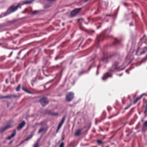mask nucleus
<instances>
[{"mask_svg": "<svg viewBox=\"0 0 147 147\" xmlns=\"http://www.w3.org/2000/svg\"><path fill=\"white\" fill-rule=\"evenodd\" d=\"M32 3V1H25L22 3H18L17 4H14L11 5L8 8L6 11L5 13H1L0 15V18L6 16L10 14L15 12L18 9L21 8V6L27 4H30Z\"/></svg>", "mask_w": 147, "mask_h": 147, "instance_id": "obj_1", "label": "nucleus"}, {"mask_svg": "<svg viewBox=\"0 0 147 147\" xmlns=\"http://www.w3.org/2000/svg\"><path fill=\"white\" fill-rule=\"evenodd\" d=\"M108 30H109L108 33L110 32L111 31V27L109 29L107 28L106 30H105L103 34H100L99 36L97 37V38L98 41L103 40L105 36L109 37H113L112 35H107L108 32L107 31Z\"/></svg>", "mask_w": 147, "mask_h": 147, "instance_id": "obj_2", "label": "nucleus"}, {"mask_svg": "<svg viewBox=\"0 0 147 147\" xmlns=\"http://www.w3.org/2000/svg\"><path fill=\"white\" fill-rule=\"evenodd\" d=\"M119 64L118 62L116 61H114L112 64L111 67L109 68V71L111 72H113L123 70L124 68L120 69L119 67H118Z\"/></svg>", "mask_w": 147, "mask_h": 147, "instance_id": "obj_3", "label": "nucleus"}, {"mask_svg": "<svg viewBox=\"0 0 147 147\" xmlns=\"http://www.w3.org/2000/svg\"><path fill=\"white\" fill-rule=\"evenodd\" d=\"M74 97V93L72 92H69L67 93L65 96V100L68 102L71 101Z\"/></svg>", "mask_w": 147, "mask_h": 147, "instance_id": "obj_4", "label": "nucleus"}, {"mask_svg": "<svg viewBox=\"0 0 147 147\" xmlns=\"http://www.w3.org/2000/svg\"><path fill=\"white\" fill-rule=\"evenodd\" d=\"M39 102L43 107L46 106L49 103V101L48 98L45 97H43L40 98L39 100Z\"/></svg>", "mask_w": 147, "mask_h": 147, "instance_id": "obj_5", "label": "nucleus"}, {"mask_svg": "<svg viewBox=\"0 0 147 147\" xmlns=\"http://www.w3.org/2000/svg\"><path fill=\"white\" fill-rule=\"evenodd\" d=\"M82 9V8H76L71 11L70 15L71 17H73L78 14Z\"/></svg>", "mask_w": 147, "mask_h": 147, "instance_id": "obj_6", "label": "nucleus"}, {"mask_svg": "<svg viewBox=\"0 0 147 147\" xmlns=\"http://www.w3.org/2000/svg\"><path fill=\"white\" fill-rule=\"evenodd\" d=\"M12 125L11 123H8L4 127H2L0 128V133H2L7 129L11 127Z\"/></svg>", "mask_w": 147, "mask_h": 147, "instance_id": "obj_7", "label": "nucleus"}, {"mask_svg": "<svg viewBox=\"0 0 147 147\" xmlns=\"http://www.w3.org/2000/svg\"><path fill=\"white\" fill-rule=\"evenodd\" d=\"M65 118H66V116L65 115L63 117V118H62V119H61L60 122L59 123V125H58V126L57 130H56V131L57 132L58 131L61 127L62 125L63 124L64 122L65 121Z\"/></svg>", "mask_w": 147, "mask_h": 147, "instance_id": "obj_8", "label": "nucleus"}, {"mask_svg": "<svg viewBox=\"0 0 147 147\" xmlns=\"http://www.w3.org/2000/svg\"><path fill=\"white\" fill-rule=\"evenodd\" d=\"M112 76V75H111L109 74V72H107L104 75L102 78V79L103 80H105L108 78L111 77Z\"/></svg>", "mask_w": 147, "mask_h": 147, "instance_id": "obj_9", "label": "nucleus"}, {"mask_svg": "<svg viewBox=\"0 0 147 147\" xmlns=\"http://www.w3.org/2000/svg\"><path fill=\"white\" fill-rule=\"evenodd\" d=\"M26 123L24 121H23L22 122L20 123L19 125L17 127V129L19 130L20 129H21L25 125Z\"/></svg>", "mask_w": 147, "mask_h": 147, "instance_id": "obj_10", "label": "nucleus"}, {"mask_svg": "<svg viewBox=\"0 0 147 147\" xmlns=\"http://www.w3.org/2000/svg\"><path fill=\"white\" fill-rule=\"evenodd\" d=\"M16 134V131L15 129L14 130L11 134L6 138V139L10 140L12 138L14 137Z\"/></svg>", "mask_w": 147, "mask_h": 147, "instance_id": "obj_11", "label": "nucleus"}, {"mask_svg": "<svg viewBox=\"0 0 147 147\" xmlns=\"http://www.w3.org/2000/svg\"><path fill=\"white\" fill-rule=\"evenodd\" d=\"M114 39V41L113 43L114 45L119 44L122 41V39H118L116 38H115Z\"/></svg>", "mask_w": 147, "mask_h": 147, "instance_id": "obj_12", "label": "nucleus"}, {"mask_svg": "<svg viewBox=\"0 0 147 147\" xmlns=\"http://www.w3.org/2000/svg\"><path fill=\"white\" fill-rule=\"evenodd\" d=\"M22 89L23 90H24V91H25L27 93L32 94H34V93L32 92H31L30 91L28 90L27 89H26L24 86H23L22 87Z\"/></svg>", "mask_w": 147, "mask_h": 147, "instance_id": "obj_13", "label": "nucleus"}, {"mask_svg": "<svg viewBox=\"0 0 147 147\" xmlns=\"http://www.w3.org/2000/svg\"><path fill=\"white\" fill-rule=\"evenodd\" d=\"M143 107L145 108V111L144 112V113H145L147 110V100H146L144 102Z\"/></svg>", "mask_w": 147, "mask_h": 147, "instance_id": "obj_14", "label": "nucleus"}, {"mask_svg": "<svg viewBox=\"0 0 147 147\" xmlns=\"http://www.w3.org/2000/svg\"><path fill=\"white\" fill-rule=\"evenodd\" d=\"M12 98L11 94H10L5 96H0V99L1 98Z\"/></svg>", "mask_w": 147, "mask_h": 147, "instance_id": "obj_15", "label": "nucleus"}, {"mask_svg": "<svg viewBox=\"0 0 147 147\" xmlns=\"http://www.w3.org/2000/svg\"><path fill=\"white\" fill-rule=\"evenodd\" d=\"M82 130V129H78L77 131L75 133V135L76 136H79L81 134Z\"/></svg>", "mask_w": 147, "mask_h": 147, "instance_id": "obj_16", "label": "nucleus"}, {"mask_svg": "<svg viewBox=\"0 0 147 147\" xmlns=\"http://www.w3.org/2000/svg\"><path fill=\"white\" fill-rule=\"evenodd\" d=\"M44 52L46 53L49 54H52L53 53L52 50L47 49H45L44 50Z\"/></svg>", "mask_w": 147, "mask_h": 147, "instance_id": "obj_17", "label": "nucleus"}, {"mask_svg": "<svg viewBox=\"0 0 147 147\" xmlns=\"http://www.w3.org/2000/svg\"><path fill=\"white\" fill-rule=\"evenodd\" d=\"M47 130V129L46 128H41L39 129L38 133L40 134L42 132L46 131Z\"/></svg>", "mask_w": 147, "mask_h": 147, "instance_id": "obj_18", "label": "nucleus"}, {"mask_svg": "<svg viewBox=\"0 0 147 147\" xmlns=\"http://www.w3.org/2000/svg\"><path fill=\"white\" fill-rule=\"evenodd\" d=\"M97 144L99 145L102 144L104 143V142H103L102 140H97Z\"/></svg>", "mask_w": 147, "mask_h": 147, "instance_id": "obj_19", "label": "nucleus"}, {"mask_svg": "<svg viewBox=\"0 0 147 147\" xmlns=\"http://www.w3.org/2000/svg\"><path fill=\"white\" fill-rule=\"evenodd\" d=\"M94 32L95 31L92 30H90L88 31V33L91 35H92Z\"/></svg>", "mask_w": 147, "mask_h": 147, "instance_id": "obj_20", "label": "nucleus"}, {"mask_svg": "<svg viewBox=\"0 0 147 147\" xmlns=\"http://www.w3.org/2000/svg\"><path fill=\"white\" fill-rule=\"evenodd\" d=\"M21 88V85L20 84H19L18 86L16 87V90L17 92L19 91Z\"/></svg>", "mask_w": 147, "mask_h": 147, "instance_id": "obj_21", "label": "nucleus"}, {"mask_svg": "<svg viewBox=\"0 0 147 147\" xmlns=\"http://www.w3.org/2000/svg\"><path fill=\"white\" fill-rule=\"evenodd\" d=\"M33 136V135H30L27 137H26V138H25V139L24 140V141H27L28 140H29Z\"/></svg>", "mask_w": 147, "mask_h": 147, "instance_id": "obj_22", "label": "nucleus"}, {"mask_svg": "<svg viewBox=\"0 0 147 147\" xmlns=\"http://www.w3.org/2000/svg\"><path fill=\"white\" fill-rule=\"evenodd\" d=\"M51 111L50 110L47 111L45 112V114L48 115H52V113Z\"/></svg>", "mask_w": 147, "mask_h": 147, "instance_id": "obj_23", "label": "nucleus"}, {"mask_svg": "<svg viewBox=\"0 0 147 147\" xmlns=\"http://www.w3.org/2000/svg\"><path fill=\"white\" fill-rule=\"evenodd\" d=\"M52 114L51 116H57L59 115V114L58 113H53Z\"/></svg>", "mask_w": 147, "mask_h": 147, "instance_id": "obj_24", "label": "nucleus"}, {"mask_svg": "<svg viewBox=\"0 0 147 147\" xmlns=\"http://www.w3.org/2000/svg\"><path fill=\"white\" fill-rule=\"evenodd\" d=\"M91 61L93 63H92L91 65V66H92V67H95V66H96V64H95V62L94 61V59H92V60H91Z\"/></svg>", "mask_w": 147, "mask_h": 147, "instance_id": "obj_25", "label": "nucleus"}, {"mask_svg": "<svg viewBox=\"0 0 147 147\" xmlns=\"http://www.w3.org/2000/svg\"><path fill=\"white\" fill-rule=\"evenodd\" d=\"M39 12V10H35L32 13V15H35Z\"/></svg>", "mask_w": 147, "mask_h": 147, "instance_id": "obj_26", "label": "nucleus"}, {"mask_svg": "<svg viewBox=\"0 0 147 147\" xmlns=\"http://www.w3.org/2000/svg\"><path fill=\"white\" fill-rule=\"evenodd\" d=\"M143 94H142L140 96L138 97H137L136 98L137 99H138V100H140L142 98V97Z\"/></svg>", "mask_w": 147, "mask_h": 147, "instance_id": "obj_27", "label": "nucleus"}, {"mask_svg": "<svg viewBox=\"0 0 147 147\" xmlns=\"http://www.w3.org/2000/svg\"><path fill=\"white\" fill-rule=\"evenodd\" d=\"M31 53V52L30 51H28V52H27V53H26V54L25 55H24V57H23V58H25L26 57V55H28L30 53Z\"/></svg>", "mask_w": 147, "mask_h": 147, "instance_id": "obj_28", "label": "nucleus"}, {"mask_svg": "<svg viewBox=\"0 0 147 147\" xmlns=\"http://www.w3.org/2000/svg\"><path fill=\"white\" fill-rule=\"evenodd\" d=\"M64 143L63 142H62L60 144L59 147H64Z\"/></svg>", "mask_w": 147, "mask_h": 147, "instance_id": "obj_29", "label": "nucleus"}, {"mask_svg": "<svg viewBox=\"0 0 147 147\" xmlns=\"http://www.w3.org/2000/svg\"><path fill=\"white\" fill-rule=\"evenodd\" d=\"M143 127H147V121H146L143 124Z\"/></svg>", "mask_w": 147, "mask_h": 147, "instance_id": "obj_30", "label": "nucleus"}, {"mask_svg": "<svg viewBox=\"0 0 147 147\" xmlns=\"http://www.w3.org/2000/svg\"><path fill=\"white\" fill-rule=\"evenodd\" d=\"M87 72L86 71H83L81 72H80L79 73V75L80 76L81 75L84 73H86Z\"/></svg>", "mask_w": 147, "mask_h": 147, "instance_id": "obj_31", "label": "nucleus"}, {"mask_svg": "<svg viewBox=\"0 0 147 147\" xmlns=\"http://www.w3.org/2000/svg\"><path fill=\"white\" fill-rule=\"evenodd\" d=\"M122 4H123L124 6L125 7L127 6L128 5V3H126L124 2H122Z\"/></svg>", "mask_w": 147, "mask_h": 147, "instance_id": "obj_32", "label": "nucleus"}, {"mask_svg": "<svg viewBox=\"0 0 147 147\" xmlns=\"http://www.w3.org/2000/svg\"><path fill=\"white\" fill-rule=\"evenodd\" d=\"M11 96L12 98L13 97L14 98H19L20 97L19 96H17L16 94L11 95Z\"/></svg>", "mask_w": 147, "mask_h": 147, "instance_id": "obj_33", "label": "nucleus"}, {"mask_svg": "<svg viewBox=\"0 0 147 147\" xmlns=\"http://www.w3.org/2000/svg\"><path fill=\"white\" fill-rule=\"evenodd\" d=\"M34 147H39L38 144V142H36L34 145Z\"/></svg>", "mask_w": 147, "mask_h": 147, "instance_id": "obj_34", "label": "nucleus"}, {"mask_svg": "<svg viewBox=\"0 0 147 147\" xmlns=\"http://www.w3.org/2000/svg\"><path fill=\"white\" fill-rule=\"evenodd\" d=\"M5 56H2L1 57H0V60H3L5 59Z\"/></svg>", "mask_w": 147, "mask_h": 147, "instance_id": "obj_35", "label": "nucleus"}, {"mask_svg": "<svg viewBox=\"0 0 147 147\" xmlns=\"http://www.w3.org/2000/svg\"><path fill=\"white\" fill-rule=\"evenodd\" d=\"M25 49H22L18 53V56L19 55L20 53H21V52L23 51H24Z\"/></svg>", "mask_w": 147, "mask_h": 147, "instance_id": "obj_36", "label": "nucleus"}, {"mask_svg": "<svg viewBox=\"0 0 147 147\" xmlns=\"http://www.w3.org/2000/svg\"><path fill=\"white\" fill-rule=\"evenodd\" d=\"M99 25L97 27V28L98 29L100 28L101 27V23H99Z\"/></svg>", "mask_w": 147, "mask_h": 147, "instance_id": "obj_37", "label": "nucleus"}, {"mask_svg": "<svg viewBox=\"0 0 147 147\" xmlns=\"http://www.w3.org/2000/svg\"><path fill=\"white\" fill-rule=\"evenodd\" d=\"M106 60H107V59L105 58H102L101 59V61H102L104 62H105V61Z\"/></svg>", "mask_w": 147, "mask_h": 147, "instance_id": "obj_38", "label": "nucleus"}, {"mask_svg": "<svg viewBox=\"0 0 147 147\" xmlns=\"http://www.w3.org/2000/svg\"><path fill=\"white\" fill-rule=\"evenodd\" d=\"M140 49V47H138L137 50L136 51V54L139 55V54H138V51Z\"/></svg>", "mask_w": 147, "mask_h": 147, "instance_id": "obj_39", "label": "nucleus"}, {"mask_svg": "<svg viewBox=\"0 0 147 147\" xmlns=\"http://www.w3.org/2000/svg\"><path fill=\"white\" fill-rule=\"evenodd\" d=\"M130 105H129L127 107H125L124 108V109L125 110H127V109L128 108H129L130 107Z\"/></svg>", "mask_w": 147, "mask_h": 147, "instance_id": "obj_40", "label": "nucleus"}, {"mask_svg": "<svg viewBox=\"0 0 147 147\" xmlns=\"http://www.w3.org/2000/svg\"><path fill=\"white\" fill-rule=\"evenodd\" d=\"M62 140L63 141L65 139V136L64 135H62Z\"/></svg>", "mask_w": 147, "mask_h": 147, "instance_id": "obj_41", "label": "nucleus"}, {"mask_svg": "<svg viewBox=\"0 0 147 147\" xmlns=\"http://www.w3.org/2000/svg\"><path fill=\"white\" fill-rule=\"evenodd\" d=\"M27 9H25L24 11L22 12V13H25L26 12V11H27Z\"/></svg>", "mask_w": 147, "mask_h": 147, "instance_id": "obj_42", "label": "nucleus"}, {"mask_svg": "<svg viewBox=\"0 0 147 147\" xmlns=\"http://www.w3.org/2000/svg\"><path fill=\"white\" fill-rule=\"evenodd\" d=\"M80 20H82V21L84 22V19L82 18H81L80 19H78V21Z\"/></svg>", "mask_w": 147, "mask_h": 147, "instance_id": "obj_43", "label": "nucleus"}, {"mask_svg": "<svg viewBox=\"0 0 147 147\" xmlns=\"http://www.w3.org/2000/svg\"><path fill=\"white\" fill-rule=\"evenodd\" d=\"M13 52L12 51L11 52V53H10L9 55V56L8 57H10L13 54Z\"/></svg>", "mask_w": 147, "mask_h": 147, "instance_id": "obj_44", "label": "nucleus"}, {"mask_svg": "<svg viewBox=\"0 0 147 147\" xmlns=\"http://www.w3.org/2000/svg\"><path fill=\"white\" fill-rule=\"evenodd\" d=\"M35 82V79H33L31 81V82L34 83Z\"/></svg>", "mask_w": 147, "mask_h": 147, "instance_id": "obj_45", "label": "nucleus"}, {"mask_svg": "<svg viewBox=\"0 0 147 147\" xmlns=\"http://www.w3.org/2000/svg\"><path fill=\"white\" fill-rule=\"evenodd\" d=\"M137 102V101L136 99L133 102V103L134 104H136V102Z\"/></svg>", "mask_w": 147, "mask_h": 147, "instance_id": "obj_46", "label": "nucleus"}, {"mask_svg": "<svg viewBox=\"0 0 147 147\" xmlns=\"http://www.w3.org/2000/svg\"><path fill=\"white\" fill-rule=\"evenodd\" d=\"M129 26H133V23L132 22H131L130 24H129Z\"/></svg>", "mask_w": 147, "mask_h": 147, "instance_id": "obj_47", "label": "nucleus"}, {"mask_svg": "<svg viewBox=\"0 0 147 147\" xmlns=\"http://www.w3.org/2000/svg\"><path fill=\"white\" fill-rule=\"evenodd\" d=\"M100 67V65H98V66H97V70H98V69H99V67Z\"/></svg>", "mask_w": 147, "mask_h": 147, "instance_id": "obj_48", "label": "nucleus"}, {"mask_svg": "<svg viewBox=\"0 0 147 147\" xmlns=\"http://www.w3.org/2000/svg\"><path fill=\"white\" fill-rule=\"evenodd\" d=\"M118 114H119V113H117L115 115H113V117L116 116H117Z\"/></svg>", "mask_w": 147, "mask_h": 147, "instance_id": "obj_49", "label": "nucleus"}, {"mask_svg": "<svg viewBox=\"0 0 147 147\" xmlns=\"http://www.w3.org/2000/svg\"><path fill=\"white\" fill-rule=\"evenodd\" d=\"M113 117V115H112L111 116L109 117L108 118L109 119H110L112 117Z\"/></svg>", "mask_w": 147, "mask_h": 147, "instance_id": "obj_50", "label": "nucleus"}, {"mask_svg": "<svg viewBox=\"0 0 147 147\" xmlns=\"http://www.w3.org/2000/svg\"><path fill=\"white\" fill-rule=\"evenodd\" d=\"M100 128V131H103V130L102 129V128L101 127H99Z\"/></svg>", "mask_w": 147, "mask_h": 147, "instance_id": "obj_51", "label": "nucleus"}, {"mask_svg": "<svg viewBox=\"0 0 147 147\" xmlns=\"http://www.w3.org/2000/svg\"><path fill=\"white\" fill-rule=\"evenodd\" d=\"M92 67V66H90V67H89L88 68V70H90L91 69V68Z\"/></svg>", "mask_w": 147, "mask_h": 147, "instance_id": "obj_52", "label": "nucleus"}, {"mask_svg": "<svg viewBox=\"0 0 147 147\" xmlns=\"http://www.w3.org/2000/svg\"><path fill=\"white\" fill-rule=\"evenodd\" d=\"M5 82L7 84H8V80L7 79H6L5 80Z\"/></svg>", "mask_w": 147, "mask_h": 147, "instance_id": "obj_53", "label": "nucleus"}, {"mask_svg": "<svg viewBox=\"0 0 147 147\" xmlns=\"http://www.w3.org/2000/svg\"><path fill=\"white\" fill-rule=\"evenodd\" d=\"M91 126V125H90L88 127V129L86 131V132H87V131L90 128V127Z\"/></svg>", "mask_w": 147, "mask_h": 147, "instance_id": "obj_54", "label": "nucleus"}, {"mask_svg": "<svg viewBox=\"0 0 147 147\" xmlns=\"http://www.w3.org/2000/svg\"><path fill=\"white\" fill-rule=\"evenodd\" d=\"M132 60H130L128 62V64H130Z\"/></svg>", "mask_w": 147, "mask_h": 147, "instance_id": "obj_55", "label": "nucleus"}, {"mask_svg": "<svg viewBox=\"0 0 147 147\" xmlns=\"http://www.w3.org/2000/svg\"><path fill=\"white\" fill-rule=\"evenodd\" d=\"M98 74V70H97L96 73V75H97Z\"/></svg>", "mask_w": 147, "mask_h": 147, "instance_id": "obj_56", "label": "nucleus"}, {"mask_svg": "<svg viewBox=\"0 0 147 147\" xmlns=\"http://www.w3.org/2000/svg\"><path fill=\"white\" fill-rule=\"evenodd\" d=\"M13 142V141H10L9 143V144H11Z\"/></svg>", "mask_w": 147, "mask_h": 147, "instance_id": "obj_57", "label": "nucleus"}, {"mask_svg": "<svg viewBox=\"0 0 147 147\" xmlns=\"http://www.w3.org/2000/svg\"><path fill=\"white\" fill-rule=\"evenodd\" d=\"M132 18H133V19H134V21L136 22V20L134 18V17L133 16H132Z\"/></svg>", "mask_w": 147, "mask_h": 147, "instance_id": "obj_58", "label": "nucleus"}, {"mask_svg": "<svg viewBox=\"0 0 147 147\" xmlns=\"http://www.w3.org/2000/svg\"><path fill=\"white\" fill-rule=\"evenodd\" d=\"M11 84H15L14 82H11Z\"/></svg>", "mask_w": 147, "mask_h": 147, "instance_id": "obj_59", "label": "nucleus"}, {"mask_svg": "<svg viewBox=\"0 0 147 147\" xmlns=\"http://www.w3.org/2000/svg\"><path fill=\"white\" fill-rule=\"evenodd\" d=\"M84 22V23L85 24H88V22H87V23H86V22Z\"/></svg>", "mask_w": 147, "mask_h": 147, "instance_id": "obj_60", "label": "nucleus"}, {"mask_svg": "<svg viewBox=\"0 0 147 147\" xmlns=\"http://www.w3.org/2000/svg\"><path fill=\"white\" fill-rule=\"evenodd\" d=\"M24 141V140L23 141H22V142H21L22 143H23L25 141Z\"/></svg>", "mask_w": 147, "mask_h": 147, "instance_id": "obj_61", "label": "nucleus"}, {"mask_svg": "<svg viewBox=\"0 0 147 147\" xmlns=\"http://www.w3.org/2000/svg\"><path fill=\"white\" fill-rule=\"evenodd\" d=\"M34 83H33V82H31V83H32V85L33 86V85H34Z\"/></svg>", "mask_w": 147, "mask_h": 147, "instance_id": "obj_62", "label": "nucleus"}, {"mask_svg": "<svg viewBox=\"0 0 147 147\" xmlns=\"http://www.w3.org/2000/svg\"><path fill=\"white\" fill-rule=\"evenodd\" d=\"M57 57H56L55 58V60H57Z\"/></svg>", "mask_w": 147, "mask_h": 147, "instance_id": "obj_63", "label": "nucleus"}, {"mask_svg": "<svg viewBox=\"0 0 147 147\" xmlns=\"http://www.w3.org/2000/svg\"><path fill=\"white\" fill-rule=\"evenodd\" d=\"M22 144V143L21 142L20 143V144L18 146H19Z\"/></svg>", "mask_w": 147, "mask_h": 147, "instance_id": "obj_64", "label": "nucleus"}]
</instances>
